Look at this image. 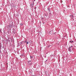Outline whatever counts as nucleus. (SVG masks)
I'll list each match as a JSON object with an SVG mask.
<instances>
[{"mask_svg":"<svg viewBox=\"0 0 76 76\" xmlns=\"http://www.w3.org/2000/svg\"><path fill=\"white\" fill-rule=\"evenodd\" d=\"M29 65H32V63L31 62V60L28 61H27Z\"/></svg>","mask_w":76,"mask_h":76,"instance_id":"1","label":"nucleus"},{"mask_svg":"<svg viewBox=\"0 0 76 76\" xmlns=\"http://www.w3.org/2000/svg\"><path fill=\"white\" fill-rule=\"evenodd\" d=\"M2 51H4V48L3 47L2 48Z\"/></svg>","mask_w":76,"mask_h":76,"instance_id":"2","label":"nucleus"},{"mask_svg":"<svg viewBox=\"0 0 76 76\" xmlns=\"http://www.w3.org/2000/svg\"><path fill=\"white\" fill-rule=\"evenodd\" d=\"M45 21V20H43L42 21V23H43V24H44L45 23V21Z\"/></svg>","mask_w":76,"mask_h":76,"instance_id":"3","label":"nucleus"},{"mask_svg":"<svg viewBox=\"0 0 76 76\" xmlns=\"http://www.w3.org/2000/svg\"><path fill=\"white\" fill-rule=\"evenodd\" d=\"M47 15L46 14H45V15L44 16V17L46 18H47Z\"/></svg>","mask_w":76,"mask_h":76,"instance_id":"4","label":"nucleus"},{"mask_svg":"<svg viewBox=\"0 0 76 76\" xmlns=\"http://www.w3.org/2000/svg\"><path fill=\"white\" fill-rule=\"evenodd\" d=\"M47 9H48V10L49 11V12H50V8H48Z\"/></svg>","mask_w":76,"mask_h":76,"instance_id":"5","label":"nucleus"},{"mask_svg":"<svg viewBox=\"0 0 76 76\" xmlns=\"http://www.w3.org/2000/svg\"><path fill=\"white\" fill-rule=\"evenodd\" d=\"M73 42V41L70 40L69 41V42H70L71 43H72V42Z\"/></svg>","mask_w":76,"mask_h":76,"instance_id":"6","label":"nucleus"},{"mask_svg":"<svg viewBox=\"0 0 76 76\" xmlns=\"http://www.w3.org/2000/svg\"><path fill=\"white\" fill-rule=\"evenodd\" d=\"M69 51L70 52H72V50L71 49H68Z\"/></svg>","mask_w":76,"mask_h":76,"instance_id":"7","label":"nucleus"},{"mask_svg":"<svg viewBox=\"0 0 76 76\" xmlns=\"http://www.w3.org/2000/svg\"><path fill=\"white\" fill-rule=\"evenodd\" d=\"M70 17L71 18H73V15H70Z\"/></svg>","mask_w":76,"mask_h":76,"instance_id":"8","label":"nucleus"},{"mask_svg":"<svg viewBox=\"0 0 76 76\" xmlns=\"http://www.w3.org/2000/svg\"><path fill=\"white\" fill-rule=\"evenodd\" d=\"M20 25L21 26H22V25H23V24H22V23H21L20 24Z\"/></svg>","mask_w":76,"mask_h":76,"instance_id":"9","label":"nucleus"},{"mask_svg":"<svg viewBox=\"0 0 76 76\" xmlns=\"http://www.w3.org/2000/svg\"><path fill=\"white\" fill-rule=\"evenodd\" d=\"M29 44V42H26V44Z\"/></svg>","mask_w":76,"mask_h":76,"instance_id":"10","label":"nucleus"},{"mask_svg":"<svg viewBox=\"0 0 76 76\" xmlns=\"http://www.w3.org/2000/svg\"><path fill=\"white\" fill-rule=\"evenodd\" d=\"M69 49H72V48L71 47H69Z\"/></svg>","mask_w":76,"mask_h":76,"instance_id":"11","label":"nucleus"},{"mask_svg":"<svg viewBox=\"0 0 76 76\" xmlns=\"http://www.w3.org/2000/svg\"><path fill=\"white\" fill-rule=\"evenodd\" d=\"M53 55H51L50 56L51 57H52V56H53Z\"/></svg>","mask_w":76,"mask_h":76,"instance_id":"12","label":"nucleus"},{"mask_svg":"<svg viewBox=\"0 0 76 76\" xmlns=\"http://www.w3.org/2000/svg\"><path fill=\"white\" fill-rule=\"evenodd\" d=\"M11 26V24H10L9 25V26L10 27V26Z\"/></svg>","mask_w":76,"mask_h":76,"instance_id":"13","label":"nucleus"},{"mask_svg":"<svg viewBox=\"0 0 76 76\" xmlns=\"http://www.w3.org/2000/svg\"><path fill=\"white\" fill-rule=\"evenodd\" d=\"M30 58H32V57L31 56H30Z\"/></svg>","mask_w":76,"mask_h":76,"instance_id":"14","label":"nucleus"},{"mask_svg":"<svg viewBox=\"0 0 76 76\" xmlns=\"http://www.w3.org/2000/svg\"><path fill=\"white\" fill-rule=\"evenodd\" d=\"M43 19H44V18H41L42 20Z\"/></svg>","mask_w":76,"mask_h":76,"instance_id":"15","label":"nucleus"},{"mask_svg":"<svg viewBox=\"0 0 76 76\" xmlns=\"http://www.w3.org/2000/svg\"><path fill=\"white\" fill-rule=\"evenodd\" d=\"M33 6H34V2H33Z\"/></svg>","mask_w":76,"mask_h":76,"instance_id":"16","label":"nucleus"},{"mask_svg":"<svg viewBox=\"0 0 76 76\" xmlns=\"http://www.w3.org/2000/svg\"><path fill=\"white\" fill-rule=\"evenodd\" d=\"M33 1H35V0H32Z\"/></svg>","mask_w":76,"mask_h":76,"instance_id":"17","label":"nucleus"},{"mask_svg":"<svg viewBox=\"0 0 76 76\" xmlns=\"http://www.w3.org/2000/svg\"><path fill=\"white\" fill-rule=\"evenodd\" d=\"M25 43H26V41H25Z\"/></svg>","mask_w":76,"mask_h":76,"instance_id":"18","label":"nucleus"},{"mask_svg":"<svg viewBox=\"0 0 76 76\" xmlns=\"http://www.w3.org/2000/svg\"><path fill=\"white\" fill-rule=\"evenodd\" d=\"M8 41H9V42H10V40H8Z\"/></svg>","mask_w":76,"mask_h":76,"instance_id":"19","label":"nucleus"},{"mask_svg":"<svg viewBox=\"0 0 76 76\" xmlns=\"http://www.w3.org/2000/svg\"><path fill=\"white\" fill-rule=\"evenodd\" d=\"M70 47L72 48V47H73V46H71Z\"/></svg>","mask_w":76,"mask_h":76,"instance_id":"20","label":"nucleus"},{"mask_svg":"<svg viewBox=\"0 0 76 76\" xmlns=\"http://www.w3.org/2000/svg\"><path fill=\"white\" fill-rule=\"evenodd\" d=\"M11 41H12V39H11Z\"/></svg>","mask_w":76,"mask_h":76,"instance_id":"21","label":"nucleus"},{"mask_svg":"<svg viewBox=\"0 0 76 76\" xmlns=\"http://www.w3.org/2000/svg\"><path fill=\"white\" fill-rule=\"evenodd\" d=\"M1 48V47H0V48Z\"/></svg>","mask_w":76,"mask_h":76,"instance_id":"22","label":"nucleus"},{"mask_svg":"<svg viewBox=\"0 0 76 76\" xmlns=\"http://www.w3.org/2000/svg\"><path fill=\"white\" fill-rule=\"evenodd\" d=\"M45 58H46V56H45Z\"/></svg>","mask_w":76,"mask_h":76,"instance_id":"23","label":"nucleus"},{"mask_svg":"<svg viewBox=\"0 0 76 76\" xmlns=\"http://www.w3.org/2000/svg\"><path fill=\"white\" fill-rule=\"evenodd\" d=\"M20 57H21V56H20Z\"/></svg>","mask_w":76,"mask_h":76,"instance_id":"24","label":"nucleus"}]
</instances>
